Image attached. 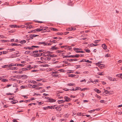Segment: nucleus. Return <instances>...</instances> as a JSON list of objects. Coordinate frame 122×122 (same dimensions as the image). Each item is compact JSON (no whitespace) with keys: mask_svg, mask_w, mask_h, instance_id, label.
I'll use <instances>...</instances> for the list:
<instances>
[{"mask_svg":"<svg viewBox=\"0 0 122 122\" xmlns=\"http://www.w3.org/2000/svg\"><path fill=\"white\" fill-rule=\"evenodd\" d=\"M15 31V30H10V31H9V32L13 33Z\"/></svg>","mask_w":122,"mask_h":122,"instance_id":"nucleus-42","label":"nucleus"},{"mask_svg":"<svg viewBox=\"0 0 122 122\" xmlns=\"http://www.w3.org/2000/svg\"><path fill=\"white\" fill-rule=\"evenodd\" d=\"M88 53H90V51L89 49H84Z\"/></svg>","mask_w":122,"mask_h":122,"instance_id":"nucleus-49","label":"nucleus"},{"mask_svg":"<svg viewBox=\"0 0 122 122\" xmlns=\"http://www.w3.org/2000/svg\"><path fill=\"white\" fill-rule=\"evenodd\" d=\"M108 78L110 81H116V79L114 78H113L111 77L108 76Z\"/></svg>","mask_w":122,"mask_h":122,"instance_id":"nucleus-5","label":"nucleus"},{"mask_svg":"<svg viewBox=\"0 0 122 122\" xmlns=\"http://www.w3.org/2000/svg\"><path fill=\"white\" fill-rule=\"evenodd\" d=\"M38 104L39 105H42V104L43 103V102L42 103L41 102H38Z\"/></svg>","mask_w":122,"mask_h":122,"instance_id":"nucleus-60","label":"nucleus"},{"mask_svg":"<svg viewBox=\"0 0 122 122\" xmlns=\"http://www.w3.org/2000/svg\"><path fill=\"white\" fill-rule=\"evenodd\" d=\"M104 90L105 91L104 92L106 94H107L108 93V91L107 90H105V89H104Z\"/></svg>","mask_w":122,"mask_h":122,"instance_id":"nucleus-62","label":"nucleus"},{"mask_svg":"<svg viewBox=\"0 0 122 122\" xmlns=\"http://www.w3.org/2000/svg\"><path fill=\"white\" fill-rule=\"evenodd\" d=\"M49 41L52 42V43H56V41L54 40H52V41L50 40Z\"/></svg>","mask_w":122,"mask_h":122,"instance_id":"nucleus-28","label":"nucleus"},{"mask_svg":"<svg viewBox=\"0 0 122 122\" xmlns=\"http://www.w3.org/2000/svg\"><path fill=\"white\" fill-rule=\"evenodd\" d=\"M10 27L11 28H15L17 27V25H10Z\"/></svg>","mask_w":122,"mask_h":122,"instance_id":"nucleus-24","label":"nucleus"},{"mask_svg":"<svg viewBox=\"0 0 122 122\" xmlns=\"http://www.w3.org/2000/svg\"><path fill=\"white\" fill-rule=\"evenodd\" d=\"M57 102L59 104H60L62 103H64L65 102V100H59L57 101Z\"/></svg>","mask_w":122,"mask_h":122,"instance_id":"nucleus-15","label":"nucleus"},{"mask_svg":"<svg viewBox=\"0 0 122 122\" xmlns=\"http://www.w3.org/2000/svg\"><path fill=\"white\" fill-rule=\"evenodd\" d=\"M7 41H8V40H1L0 41H1L2 43H4L5 42H6Z\"/></svg>","mask_w":122,"mask_h":122,"instance_id":"nucleus-43","label":"nucleus"},{"mask_svg":"<svg viewBox=\"0 0 122 122\" xmlns=\"http://www.w3.org/2000/svg\"><path fill=\"white\" fill-rule=\"evenodd\" d=\"M56 101V100L53 99L52 98H49L48 100L47 101V102H55Z\"/></svg>","mask_w":122,"mask_h":122,"instance_id":"nucleus-4","label":"nucleus"},{"mask_svg":"<svg viewBox=\"0 0 122 122\" xmlns=\"http://www.w3.org/2000/svg\"><path fill=\"white\" fill-rule=\"evenodd\" d=\"M50 106H48L46 107H43V109L45 110H47L48 108L50 109Z\"/></svg>","mask_w":122,"mask_h":122,"instance_id":"nucleus-17","label":"nucleus"},{"mask_svg":"<svg viewBox=\"0 0 122 122\" xmlns=\"http://www.w3.org/2000/svg\"><path fill=\"white\" fill-rule=\"evenodd\" d=\"M55 109L56 110L58 111H60L61 110V109H60V107L58 106L56 107V106L55 107Z\"/></svg>","mask_w":122,"mask_h":122,"instance_id":"nucleus-21","label":"nucleus"},{"mask_svg":"<svg viewBox=\"0 0 122 122\" xmlns=\"http://www.w3.org/2000/svg\"><path fill=\"white\" fill-rule=\"evenodd\" d=\"M51 30L55 31H57L58 30L54 28H51Z\"/></svg>","mask_w":122,"mask_h":122,"instance_id":"nucleus-20","label":"nucleus"},{"mask_svg":"<svg viewBox=\"0 0 122 122\" xmlns=\"http://www.w3.org/2000/svg\"><path fill=\"white\" fill-rule=\"evenodd\" d=\"M66 60L67 61H76L78 60V59H77L75 58L74 59H66Z\"/></svg>","mask_w":122,"mask_h":122,"instance_id":"nucleus-7","label":"nucleus"},{"mask_svg":"<svg viewBox=\"0 0 122 122\" xmlns=\"http://www.w3.org/2000/svg\"><path fill=\"white\" fill-rule=\"evenodd\" d=\"M65 99V102H70L71 100V99L69 98L67 96H65L64 97Z\"/></svg>","mask_w":122,"mask_h":122,"instance_id":"nucleus-3","label":"nucleus"},{"mask_svg":"<svg viewBox=\"0 0 122 122\" xmlns=\"http://www.w3.org/2000/svg\"><path fill=\"white\" fill-rule=\"evenodd\" d=\"M62 106H64V107L65 108L68 107V104H67V103L66 105H63Z\"/></svg>","mask_w":122,"mask_h":122,"instance_id":"nucleus-47","label":"nucleus"},{"mask_svg":"<svg viewBox=\"0 0 122 122\" xmlns=\"http://www.w3.org/2000/svg\"><path fill=\"white\" fill-rule=\"evenodd\" d=\"M26 26V29H27L28 28H29V29H30V28L33 27V26L29 24H28Z\"/></svg>","mask_w":122,"mask_h":122,"instance_id":"nucleus-10","label":"nucleus"},{"mask_svg":"<svg viewBox=\"0 0 122 122\" xmlns=\"http://www.w3.org/2000/svg\"><path fill=\"white\" fill-rule=\"evenodd\" d=\"M39 35H34V34H31L29 36V37L30 38H31V39H33V37H35L36 36H38Z\"/></svg>","mask_w":122,"mask_h":122,"instance_id":"nucleus-6","label":"nucleus"},{"mask_svg":"<svg viewBox=\"0 0 122 122\" xmlns=\"http://www.w3.org/2000/svg\"><path fill=\"white\" fill-rule=\"evenodd\" d=\"M26 67L27 69H28V70L32 68V67H31V65H28L27 67Z\"/></svg>","mask_w":122,"mask_h":122,"instance_id":"nucleus-25","label":"nucleus"},{"mask_svg":"<svg viewBox=\"0 0 122 122\" xmlns=\"http://www.w3.org/2000/svg\"><path fill=\"white\" fill-rule=\"evenodd\" d=\"M122 73L119 74H117L116 75V76L117 77H119L120 78H122Z\"/></svg>","mask_w":122,"mask_h":122,"instance_id":"nucleus-27","label":"nucleus"},{"mask_svg":"<svg viewBox=\"0 0 122 122\" xmlns=\"http://www.w3.org/2000/svg\"><path fill=\"white\" fill-rule=\"evenodd\" d=\"M56 45L54 46H52L51 47V49H52L53 50H57L59 49V48L57 47H55L56 46Z\"/></svg>","mask_w":122,"mask_h":122,"instance_id":"nucleus-11","label":"nucleus"},{"mask_svg":"<svg viewBox=\"0 0 122 122\" xmlns=\"http://www.w3.org/2000/svg\"><path fill=\"white\" fill-rule=\"evenodd\" d=\"M47 28V27H42V29H40L39 28L38 29V32H39L41 31L42 33L46 32L47 31L46 29Z\"/></svg>","mask_w":122,"mask_h":122,"instance_id":"nucleus-1","label":"nucleus"},{"mask_svg":"<svg viewBox=\"0 0 122 122\" xmlns=\"http://www.w3.org/2000/svg\"><path fill=\"white\" fill-rule=\"evenodd\" d=\"M68 58H74V55H69L68 56Z\"/></svg>","mask_w":122,"mask_h":122,"instance_id":"nucleus-63","label":"nucleus"},{"mask_svg":"<svg viewBox=\"0 0 122 122\" xmlns=\"http://www.w3.org/2000/svg\"><path fill=\"white\" fill-rule=\"evenodd\" d=\"M18 101L16 100H13L11 102V103L13 104H15L18 102Z\"/></svg>","mask_w":122,"mask_h":122,"instance_id":"nucleus-18","label":"nucleus"},{"mask_svg":"<svg viewBox=\"0 0 122 122\" xmlns=\"http://www.w3.org/2000/svg\"><path fill=\"white\" fill-rule=\"evenodd\" d=\"M102 47L105 50L107 49V46L104 44H103L102 45Z\"/></svg>","mask_w":122,"mask_h":122,"instance_id":"nucleus-16","label":"nucleus"},{"mask_svg":"<svg viewBox=\"0 0 122 122\" xmlns=\"http://www.w3.org/2000/svg\"><path fill=\"white\" fill-rule=\"evenodd\" d=\"M37 83L36 81H32L31 82V83H32L33 84H36Z\"/></svg>","mask_w":122,"mask_h":122,"instance_id":"nucleus-57","label":"nucleus"},{"mask_svg":"<svg viewBox=\"0 0 122 122\" xmlns=\"http://www.w3.org/2000/svg\"><path fill=\"white\" fill-rule=\"evenodd\" d=\"M76 53H84L85 52L83 51H75Z\"/></svg>","mask_w":122,"mask_h":122,"instance_id":"nucleus-31","label":"nucleus"},{"mask_svg":"<svg viewBox=\"0 0 122 122\" xmlns=\"http://www.w3.org/2000/svg\"><path fill=\"white\" fill-rule=\"evenodd\" d=\"M74 51H76L78 50H80V49L78 48H74Z\"/></svg>","mask_w":122,"mask_h":122,"instance_id":"nucleus-59","label":"nucleus"},{"mask_svg":"<svg viewBox=\"0 0 122 122\" xmlns=\"http://www.w3.org/2000/svg\"><path fill=\"white\" fill-rule=\"evenodd\" d=\"M24 49H28L29 50H33V48L31 47H29L28 46L26 47H24Z\"/></svg>","mask_w":122,"mask_h":122,"instance_id":"nucleus-13","label":"nucleus"},{"mask_svg":"<svg viewBox=\"0 0 122 122\" xmlns=\"http://www.w3.org/2000/svg\"><path fill=\"white\" fill-rule=\"evenodd\" d=\"M38 32V29H35L34 30H31L30 31L28 32V33H30L32 32Z\"/></svg>","mask_w":122,"mask_h":122,"instance_id":"nucleus-8","label":"nucleus"},{"mask_svg":"<svg viewBox=\"0 0 122 122\" xmlns=\"http://www.w3.org/2000/svg\"><path fill=\"white\" fill-rule=\"evenodd\" d=\"M56 55H50V56L51 57H56Z\"/></svg>","mask_w":122,"mask_h":122,"instance_id":"nucleus-40","label":"nucleus"},{"mask_svg":"<svg viewBox=\"0 0 122 122\" xmlns=\"http://www.w3.org/2000/svg\"><path fill=\"white\" fill-rule=\"evenodd\" d=\"M22 77L23 79H26L27 78V76L26 75H24L22 76Z\"/></svg>","mask_w":122,"mask_h":122,"instance_id":"nucleus-36","label":"nucleus"},{"mask_svg":"<svg viewBox=\"0 0 122 122\" xmlns=\"http://www.w3.org/2000/svg\"><path fill=\"white\" fill-rule=\"evenodd\" d=\"M31 47H32V48H33V47L38 48L40 47L39 46H31Z\"/></svg>","mask_w":122,"mask_h":122,"instance_id":"nucleus-48","label":"nucleus"},{"mask_svg":"<svg viewBox=\"0 0 122 122\" xmlns=\"http://www.w3.org/2000/svg\"><path fill=\"white\" fill-rule=\"evenodd\" d=\"M2 82H5L8 81V80L6 79H3L2 80Z\"/></svg>","mask_w":122,"mask_h":122,"instance_id":"nucleus-44","label":"nucleus"},{"mask_svg":"<svg viewBox=\"0 0 122 122\" xmlns=\"http://www.w3.org/2000/svg\"><path fill=\"white\" fill-rule=\"evenodd\" d=\"M30 52V51H25V52L24 54H28Z\"/></svg>","mask_w":122,"mask_h":122,"instance_id":"nucleus-37","label":"nucleus"},{"mask_svg":"<svg viewBox=\"0 0 122 122\" xmlns=\"http://www.w3.org/2000/svg\"><path fill=\"white\" fill-rule=\"evenodd\" d=\"M35 118L34 117H33L32 119L31 120V121H32V122H33V121L35 120Z\"/></svg>","mask_w":122,"mask_h":122,"instance_id":"nucleus-45","label":"nucleus"},{"mask_svg":"<svg viewBox=\"0 0 122 122\" xmlns=\"http://www.w3.org/2000/svg\"><path fill=\"white\" fill-rule=\"evenodd\" d=\"M82 114L81 113V112H80V113H77V115H78L79 116H81L82 115Z\"/></svg>","mask_w":122,"mask_h":122,"instance_id":"nucleus-56","label":"nucleus"},{"mask_svg":"<svg viewBox=\"0 0 122 122\" xmlns=\"http://www.w3.org/2000/svg\"><path fill=\"white\" fill-rule=\"evenodd\" d=\"M12 86V84H7V86L6 87H7V88H8V87H10V86Z\"/></svg>","mask_w":122,"mask_h":122,"instance_id":"nucleus-64","label":"nucleus"},{"mask_svg":"<svg viewBox=\"0 0 122 122\" xmlns=\"http://www.w3.org/2000/svg\"><path fill=\"white\" fill-rule=\"evenodd\" d=\"M86 62L89 63H92V61H89L88 60H86Z\"/></svg>","mask_w":122,"mask_h":122,"instance_id":"nucleus-51","label":"nucleus"},{"mask_svg":"<svg viewBox=\"0 0 122 122\" xmlns=\"http://www.w3.org/2000/svg\"><path fill=\"white\" fill-rule=\"evenodd\" d=\"M11 46H19L18 44H15V43H11Z\"/></svg>","mask_w":122,"mask_h":122,"instance_id":"nucleus-29","label":"nucleus"},{"mask_svg":"<svg viewBox=\"0 0 122 122\" xmlns=\"http://www.w3.org/2000/svg\"><path fill=\"white\" fill-rule=\"evenodd\" d=\"M94 90L97 93H101V91L97 89V88L94 89Z\"/></svg>","mask_w":122,"mask_h":122,"instance_id":"nucleus-12","label":"nucleus"},{"mask_svg":"<svg viewBox=\"0 0 122 122\" xmlns=\"http://www.w3.org/2000/svg\"><path fill=\"white\" fill-rule=\"evenodd\" d=\"M75 85V84H73V83H71L68 84L67 85L68 86H73V85Z\"/></svg>","mask_w":122,"mask_h":122,"instance_id":"nucleus-39","label":"nucleus"},{"mask_svg":"<svg viewBox=\"0 0 122 122\" xmlns=\"http://www.w3.org/2000/svg\"><path fill=\"white\" fill-rule=\"evenodd\" d=\"M9 65V66H8L9 67L10 66H13L14 65V64H13V63H11L9 65Z\"/></svg>","mask_w":122,"mask_h":122,"instance_id":"nucleus-54","label":"nucleus"},{"mask_svg":"<svg viewBox=\"0 0 122 122\" xmlns=\"http://www.w3.org/2000/svg\"><path fill=\"white\" fill-rule=\"evenodd\" d=\"M86 60L85 59H83L82 60L80 61H79V62H86Z\"/></svg>","mask_w":122,"mask_h":122,"instance_id":"nucleus-53","label":"nucleus"},{"mask_svg":"<svg viewBox=\"0 0 122 122\" xmlns=\"http://www.w3.org/2000/svg\"><path fill=\"white\" fill-rule=\"evenodd\" d=\"M79 57V54H76L75 55H74V58H78Z\"/></svg>","mask_w":122,"mask_h":122,"instance_id":"nucleus-33","label":"nucleus"},{"mask_svg":"<svg viewBox=\"0 0 122 122\" xmlns=\"http://www.w3.org/2000/svg\"><path fill=\"white\" fill-rule=\"evenodd\" d=\"M45 43L44 42H39L38 43V45L42 44L44 46V45L45 44Z\"/></svg>","mask_w":122,"mask_h":122,"instance_id":"nucleus-30","label":"nucleus"},{"mask_svg":"<svg viewBox=\"0 0 122 122\" xmlns=\"http://www.w3.org/2000/svg\"><path fill=\"white\" fill-rule=\"evenodd\" d=\"M105 57H110V55L108 54H107L105 55Z\"/></svg>","mask_w":122,"mask_h":122,"instance_id":"nucleus-55","label":"nucleus"},{"mask_svg":"<svg viewBox=\"0 0 122 122\" xmlns=\"http://www.w3.org/2000/svg\"><path fill=\"white\" fill-rule=\"evenodd\" d=\"M40 94H37L36 93H34V96L35 95H36L37 96H38V95H40Z\"/></svg>","mask_w":122,"mask_h":122,"instance_id":"nucleus-61","label":"nucleus"},{"mask_svg":"<svg viewBox=\"0 0 122 122\" xmlns=\"http://www.w3.org/2000/svg\"><path fill=\"white\" fill-rule=\"evenodd\" d=\"M8 66H9V65H3V66H2V68H5L7 67H9Z\"/></svg>","mask_w":122,"mask_h":122,"instance_id":"nucleus-35","label":"nucleus"},{"mask_svg":"<svg viewBox=\"0 0 122 122\" xmlns=\"http://www.w3.org/2000/svg\"><path fill=\"white\" fill-rule=\"evenodd\" d=\"M76 30V28L75 27H71L70 28H69V30Z\"/></svg>","mask_w":122,"mask_h":122,"instance_id":"nucleus-22","label":"nucleus"},{"mask_svg":"<svg viewBox=\"0 0 122 122\" xmlns=\"http://www.w3.org/2000/svg\"><path fill=\"white\" fill-rule=\"evenodd\" d=\"M56 106V105H54V106H50V109H55V107Z\"/></svg>","mask_w":122,"mask_h":122,"instance_id":"nucleus-34","label":"nucleus"},{"mask_svg":"<svg viewBox=\"0 0 122 122\" xmlns=\"http://www.w3.org/2000/svg\"><path fill=\"white\" fill-rule=\"evenodd\" d=\"M28 87H29L30 88H33L32 86V85L30 84H28Z\"/></svg>","mask_w":122,"mask_h":122,"instance_id":"nucleus-46","label":"nucleus"},{"mask_svg":"<svg viewBox=\"0 0 122 122\" xmlns=\"http://www.w3.org/2000/svg\"><path fill=\"white\" fill-rule=\"evenodd\" d=\"M68 76L69 77H74L75 78H77L79 77V75H75L73 74L69 75Z\"/></svg>","mask_w":122,"mask_h":122,"instance_id":"nucleus-2","label":"nucleus"},{"mask_svg":"<svg viewBox=\"0 0 122 122\" xmlns=\"http://www.w3.org/2000/svg\"><path fill=\"white\" fill-rule=\"evenodd\" d=\"M16 66H20L21 67H23L24 66V65L21 64H17Z\"/></svg>","mask_w":122,"mask_h":122,"instance_id":"nucleus-38","label":"nucleus"},{"mask_svg":"<svg viewBox=\"0 0 122 122\" xmlns=\"http://www.w3.org/2000/svg\"><path fill=\"white\" fill-rule=\"evenodd\" d=\"M17 68L16 67H10L8 68V69L7 70L10 69V70H17Z\"/></svg>","mask_w":122,"mask_h":122,"instance_id":"nucleus-9","label":"nucleus"},{"mask_svg":"<svg viewBox=\"0 0 122 122\" xmlns=\"http://www.w3.org/2000/svg\"><path fill=\"white\" fill-rule=\"evenodd\" d=\"M52 75L55 77H60V75L58 74H52Z\"/></svg>","mask_w":122,"mask_h":122,"instance_id":"nucleus-19","label":"nucleus"},{"mask_svg":"<svg viewBox=\"0 0 122 122\" xmlns=\"http://www.w3.org/2000/svg\"><path fill=\"white\" fill-rule=\"evenodd\" d=\"M57 35H62V34H63L62 33H61V32H60V33H59V32H58V33H57Z\"/></svg>","mask_w":122,"mask_h":122,"instance_id":"nucleus-58","label":"nucleus"},{"mask_svg":"<svg viewBox=\"0 0 122 122\" xmlns=\"http://www.w3.org/2000/svg\"><path fill=\"white\" fill-rule=\"evenodd\" d=\"M40 54L39 53H34L33 56L34 57L39 56Z\"/></svg>","mask_w":122,"mask_h":122,"instance_id":"nucleus-14","label":"nucleus"},{"mask_svg":"<svg viewBox=\"0 0 122 122\" xmlns=\"http://www.w3.org/2000/svg\"><path fill=\"white\" fill-rule=\"evenodd\" d=\"M26 42V41L25 40H22L20 42V43L22 44L25 43Z\"/></svg>","mask_w":122,"mask_h":122,"instance_id":"nucleus-23","label":"nucleus"},{"mask_svg":"<svg viewBox=\"0 0 122 122\" xmlns=\"http://www.w3.org/2000/svg\"><path fill=\"white\" fill-rule=\"evenodd\" d=\"M8 50H9L11 52L12 51H15V49L14 48L12 49H8Z\"/></svg>","mask_w":122,"mask_h":122,"instance_id":"nucleus-41","label":"nucleus"},{"mask_svg":"<svg viewBox=\"0 0 122 122\" xmlns=\"http://www.w3.org/2000/svg\"><path fill=\"white\" fill-rule=\"evenodd\" d=\"M76 89H75V90H79L81 89V88L80 87H76Z\"/></svg>","mask_w":122,"mask_h":122,"instance_id":"nucleus-52","label":"nucleus"},{"mask_svg":"<svg viewBox=\"0 0 122 122\" xmlns=\"http://www.w3.org/2000/svg\"><path fill=\"white\" fill-rule=\"evenodd\" d=\"M97 45H95L92 43V44H90L89 46H90L92 47L96 46H97Z\"/></svg>","mask_w":122,"mask_h":122,"instance_id":"nucleus-32","label":"nucleus"},{"mask_svg":"<svg viewBox=\"0 0 122 122\" xmlns=\"http://www.w3.org/2000/svg\"><path fill=\"white\" fill-rule=\"evenodd\" d=\"M101 62H99L97 63L96 64V65H99V66H100V65H102V64H100V63H101Z\"/></svg>","mask_w":122,"mask_h":122,"instance_id":"nucleus-50","label":"nucleus"},{"mask_svg":"<svg viewBox=\"0 0 122 122\" xmlns=\"http://www.w3.org/2000/svg\"><path fill=\"white\" fill-rule=\"evenodd\" d=\"M52 44V42H50V43H45L44 46H50Z\"/></svg>","mask_w":122,"mask_h":122,"instance_id":"nucleus-26","label":"nucleus"}]
</instances>
